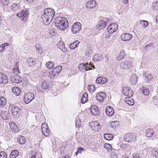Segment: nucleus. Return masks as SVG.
<instances>
[{"mask_svg":"<svg viewBox=\"0 0 158 158\" xmlns=\"http://www.w3.org/2000/svg\"><path fill=\"white\" fill-rule=\"evenodd\" d=\"M106 113L109 116H112L114 113L113 108L111 106H108L106 109Z\"/></svg>","mask_w":158,"mask_h":158,"instance_id":"20","label":"nucleus"},{"mask_svg":"<svg viewBox=\"0 0 158 158\" xmlns=\"http://www.w3.org/2000/svg\"><path fill=\"white\" fill-rule=\"evenodd\" d=\"M81 28V25L79 22H76L74 23L71 28V31L73 33L76 34L78 32Z\"/></svg>","mask_w":158,"mask_h":158,"instance_id":"5","label":"nucleus"},{"mask_svg":"<svg viewBox=\"0 0 158 158\" xmlns=\"http://www.w3.org/2000/svg\"><path fill=\"white\" fill-rule=\"evenodd\" d=\"M104 147L108 152H112L114 150L112 148L111 145L109 143H105L104 144Z\"/></svg>","mask_w":158,"mask_h":158,"instance_id":"38","label":"nucleus"},{"mask_svg":"<svg viewBox=\"0 0 158 158\" xmlns=\"http://www.w3.org/2000/svg\"><path fill=\"white\" fill-rule=\"evenodd\" d=\"M154 134L153 131L150 128L148 129L146 131V135L147 137H152Z\"/></svg>","mask_w":158,"mask_h":158,"instance_id":"34","label":"nucleus"},{"mask_svg":"<svg viewBox=\"0 0 158 158\" xmlns=\"http://www.w3.org/2000/svg\"><path fill=\"white\" fill-rule=\"evenodd\" d=\"M122 93L124 95L127 96L126 98H127V97L128 98H131L133 95V92L131 89L127 86L123 88Z\"/></svg>","mask_w":158,"mask_h":158,"instance_id":"4","label":"nucleus"},{"mask_svg":"<svg viewBox=\"0 0 158 158\" xmlns=\"http://www.w3.org/2000/svg\"><path fill=\"white\" fill-rule=\"evenodd\" d=\"M11 113L13 116L16 118L19 116L20 113V110L17 106H14L11 108Z\"/></svg>","mask_w":158,"mask_h":158,"instance_id":"13","label":"nucleus"},{"mask_svg":"<svg viewBox=\"0 0 158 158\" xmlns=\"http://www.w3.org/2000/svg\"><path fill=\"white\" fill-rule=\"evenodd\" d=\"M29 13L27 10H23L21 13L17 14L16 16L20 18L22 21H26L27 18Z\"/></svg>","mask_w":158,"mask_h":158,"instance_id":"7","label":"nucleus"},{"mask_svg":"<svg viewBox=\"0 0 158 158\" xmlns=\"http://www.w3.org/2000/svg\"><path fill=\"white\" fill-rule=\"evenodd\" d=\"M104 138L108 140H112L113 138V135L110 134L105 133L104 135Z\"/></svg>","mask_w":158,"mask_h":158,"instance_id":"43","label":"nucleus"},{"mask_svg":"<svg viewBox=\"0 0 158 158\" xmlns=\"http://www.w3.org/2000/svg\"><path fill=\"white\" fill-rule=\"evenodd\" d=\"M107 81V79L105 77H100L97 78L96 80L97 83L101 84H104Z\"/></svg>","mask_w":158,"mask_h":158,"instance_id":"23","label":"nucleus"},{"mask_svg":"<svg viewBox=\"0 0 158 158\" xmlns=\"http://www.w3.org/2000/svg\"><path fill=\"white\" fill-rule=\"evenodd\" d=\"M88 94L85 93L83 95L81 99V102L82 104L85 103L87 101Z\"/></svg>","mask_w":158,"mask_h":158,"instance_id":"40","label":"nucleus"},{"mask_svg":"<svg viewBox=\"0 0 158 158\" xmlns=\"http://www.w3.org/2000/svg\"><path fill=\"white\" fill-rule=\"evenodd\" d=\"M152 9L157 10H158V2L155 1L154 2L152 5Z\"/></svg>","mask_w":158,"mask_h":158,"instance_id":"48","label":"nucleus"},{"mask_svg":"<svg viewBox=\"0 0 158 158\" xmlns=\"http://www.w3.org/2000/svg\"><path fill=\"white\" fill-rule=\"evenodd\" d=\"M9 45V44L7 43L1 44L0 46V52L2 53L4 50H6Z\"/></svg>","mask_w":158,"mask_h":158,"instance_id":"29","label":"nucleus"},{"mask_svg":"<svg viewBox=\"0 0 158 158\" xmlns=\"http://www.w3.org/2000/svg\"><path fill=\"white\" fill-rule=\"evenodd\" d=\"M90 93H93L95 90V87L93 85H89L87 87Z\"/></svg>","mask_w":158,"mask_h":158,"instance_id":"45","label":"nucleus"},{"mask_svg":"<svg viewBox=\"0 0 158 158\" xmlns=\"http://www.w3.org/2000/svg\"><path fill=\"white\" fill-rule=\"evenodd\" d=\"M91 129L95 131H97L101 128L100 124L97 121L91 122L89 123Z\"/></svg>","mask_w":158,"mask_h":158,"instance_id":"11","label":"nucleus"},{"mask_svg":"<svg viewBox=\"0 0 158 158\" xmlns=\"http://www.w3.org/2000/svg\"><path fill=\"white\" fill-rule=\"evenodd\" d=\"M125 102L130 106H132L134 104V101L133 100H125Z\"/></svg>","mask_w":158,"mask_h":158,"instance_id":"51","label":"nucleus"},{"mask_svg":"<svg viewBox=\"0 0 158 158\" xmlns=\"http://www.w3.org/2000/svg\"><path fill=\"white\" fill-rule=\"evenodd\" d=\"M125 56V52L124 51H122L120 52L118 56L117 57V59L118 60H120L123 59Z\"/></svg>","mask_w":158,"mask_h":158,"instance_id":"41","label":"nucleus"},{"mask_svg":"<svg viewBox=\"0 0 158 158\" xmlns=\"http://www.w3.org/2000/svg\"><path fill=\"white\" fill-rule=\"evenodd\" d=\"M120 66L122 69H126L131 68L132 66V64L131 62L129 61H126L121 62Z\"/></svg>","mask_w":158,"mask_h":158,"instance_id":"14","label":"nucleus"},{"mask_svg":"<svg viewBox=\"0 0 158 158\" xmlns=\"http://www.w3.org/2000/svg\"><path fill=\"white\" fill-rule=\"evenodd\" d=\"M34 97L33 94L32 93L28 92L24 95V101L27 104L34 99Z\"/></svg>","mask_w":158,"mask_h":158,"instance_id":"8","label":"nucleus"},{"mask_svg":"<svg viewBox=\"0 0 158 158\" xmlns=\"http://www.w3.org/2000/svg\"><path fill=\"white\" fill-rule=\"evenodd\" d=\"M143 93L144 95L147 96L149 94V90L146 87L143 86L142 87Z\"/></svg>","mask_w":158,"mask_h":158,"instance_id":"42","label":"nucleus"},{"mask_svg":"<svg viewBox=\"0 0 158 158\" xmlns=\"http://www.w3.org/2000/svg\"><path fill=\"white\" fill-rule=\"evenodd\" d=\"M41 87L43 89H47L49 87V85L46 81H44L42 82Z\"/></svg>","mask_w":158,"mask_h":158,"instance_id":"46","label":"nucleus"},{"mask_svg":"<svg viewBox=\"0 0 158 158\" xmlns=\"http://www.w3.org/2000/svg\"><path fill=\"white\" fill-rule=\"evenodd\" d=\"M8 81L7 77L3 73H0V83L6 84Z\"/></svg>","mask_w":158,"mask_h":158,"instance_id":"19","label":"nucleus"},{"mask_svg":"<svg viewBox=\"0 0 158 158\" xmlns=\"http://www.w3.org/2000/svg\"><path fill=\"white\" fill-rule=\"evenodd\" d=\"M94 61L97 62L99 61L102 60H103V56L102 55L97 54L94 55L93 58Z\"/></svg>","mask_w":158,"mask_h":158,"instance_id":"28","label":"nucleus"},{"mask_svg":"<svg viewBox=\"0 0 158 158\" xmlns=\"http://www.w3.org/2000/svg\"><path fill=\"white\" fill-rule=\"evenodd\" d=\"M120 38L123 41H127L130 40L132 39V35L129 33H124L121 35Z\"/></svg>","mask_w":158,"mask_h":158,"instance_id":"17","label":"nucleus"},{"mask_svg":"<svg viewBox=\"0 0 158 158\" xmlns=\"http://www.w3.org/2000/svg\"><path fill=\"white\" fill-rule=\"evenodd\" d=\"M88 63L86 64L81 63L79 65L78 69L80 71L82 72H85L88 70H90V68L88 66Z\"/></svg>","mask_w":158,"mask_h":158,"instance_id":"16","label":"nucleus"},{"mask_svg":"<svg viewBox=\"0 0 158 158\" xmlns=\"http://www.w3.org/2000/svg\"><path fill=\"white\" fill-rule=\"evenodd\" d=\"M11 10L14 11H16L20 10V6L18 3H14L11 6Z\"/></svg>","mask_w":158,"mask_h":158,"instance_id":"30","label":"nucleus"},{"mask_svg":"<svg viewBox=\"0 0 158 158\" xmlns=\"http://www.w3.org/2000/svg\"><path fill=\"white\" fill-rule=\"evenodd\" d=\"M81 120L79 119H77L75 125L76 127L79 128L81 127Z\"/></svg>","mask_w":158,"mask_h":158,"instance_id":"53","label":"nucleus"},{"mask_svg":"<svg viewBox=\"0 0 158 158\" xmlns=\"http://www.w3.org/2000/svg\"><path fill=\"white\" fill-rule=\"evenodd\" d=\"M10 129L13 131L15 132H18L19 129L15 123L13 122H10L9 124Z\"/></svg>","mask_w":158,"mask_h":158,"instance_id":"22","label":"nucleus"},{"mask_svg":"<svg viewBox=\"0 0 158 158\" xmlns=\"http://www.w3.org/2000/svg\"><path fill=\"white\" fill-rule=\"evenodd\" d=\"M19 154V152L17 150L14 149L13 150L10 155V158H15Z\"/></svg>","mask_w":158,"mask_h":158,"instance_id":"31","label":"nucleus"},{"mask_svg":"<svg viewBox=\"0 0 158 158\" xmlns=\"http://www.w3.org/2000/svg\"><path fill=\"white\" fill-rule=\"evenodd\" d=\"M106 94L104 92L98 93L96 95V98L98 102L102 103L105 99Z\"/></svg>","mask_w":158,"mask_h":158,"instance_id":"10","label":"nucleus"},{"mask_svg":"<svg viewBox=\"0 0 158 158\" xmlns=\"http://www.w3.org/2000/svg\"><path fill=\"white\" fill-rule=\"evenodd\" d=\"M109 19L107 18L101 17L100 18V20L97 25V27L99 30H102L106 26L107 23Z\"/></svg>","mask_w":158,"mask_h":158,"instance_id":"3","label":"nucleus"},{"mask_svg":"<svg viewBox=\"0 0 158 158\" xmlns=\"http://www.w3.org/2000/svg\"><path fill=\"white\" fill-rule=\"evenodd\" d=\"M0 158H7V155L5 152L2 151L0 152Z\"/></svg>","mask_w":158,"mask_h":158,"instance_id":"52","label":"nucleus"},{"mask_svg":"<svg viewBox=\"0 0 158 158\" xmlns=\"http://www.w3.org/2000/svg\"><path fill=\"white\" fill-rule=\"evenodd\" d=\"M156 148L152 151V154L153 156H155L156 158H158V148L157 151L156 150Z\"/></svg>","mask_w":158,"mask_h":158,"instance_id":"50","label":"nucleus"},{"mask_svg":"<svg viewBox=\"0 0 158 158\" xmlns=\"http://www.w3.org/2000/svg\"><path fill=\"white\" fill-rule=\"evenodd\" d=\"M2 4L4 6L7 5L8 3L7 0H1Z\"/></svg>","mask_w":158,"mask_h":158,"instance_id":"55","label":"nucleus"},{"mask_svg":"<svg viewBox=\"0 0 158 158\" xmlns=\"http://www.w3.org/2000/svg\"><path fill=\"white\" fill-rule=\"evenodd\" d=\"M127 146L126 144H124L121 146V147L122 148H125Z\"/></svg>","mask_w":158,"mask_h":158,"instance_id":"62","label":"nucleus"},{"mask_svg":"<svg viewBox=\"0 0 158 158\" xmlns=\"http://www.w3.org/2000/svg\"><path fill=\"white\" fill-rule=\"evenodd\" d=\"M62 69V67L60 66H58L55 68L53 70L55 73H56L57 75L60 73Z\"/></svg>","mask_w":158,"mask_h":158,"instance_id":"36","label":"nucleus"},{"mask_svg":"<svg viewBox=\"0 0 158 158\" xmlns=\"http://www.w3.org/2000/svg\"><path fill=\"white\" fill-rule=\"evenodd\" d=\"M41 130L42 133L45 136L48 137L49 135L50 130L46 124L44 123L42 125Z\"/></svg>","mask_w":158,"mask_h":158,"instance_id":"9","label":"nucleus"},{"mask_svg":"<svg viewBox=\"0 0 158 158\" xmlns=\"http://www.w3.org/2000/svg\"><path fill=\"white\" fill-rule=\"evenodd\" d=\"M18 142L21 144H24L26 142L25 137L23 136L19 135L17 138Z\"/></svg>","mask_w":158,"mask_h":158,"instance_id":"33","label":"nucleus"},{"mask_svg":"<svg viewBox=\"0 0 158 158\" xmlns=\"http://www.w3.org/2000/svg\"><path fill=\"white\" fill-rule=\"evenodd\" d=\"M145 77L148 80H151L152 78V76L149 73H147L145 75Z\"/></svg>","mask_w":158,"mask_h":158,"instance_id":"54","label":"nucleus"},{"mask_svg":"<svg viewBox=\"0 0 158 158\" xmlns=\"http://www.w3.org/2000/svg\"><path fill=\"white\" fill-rule=\"evenodd\" d=\"M12 90V92L17 96H19L21 93L20 89L17 87L13 88Z\"/></svg>","mask_w":158,"mask_h":158,"instance_id":"27","label":"nucleus"},{"mask_svg":"<svg viewBox=\"0 0 158 158\" xmlns=\"http://www.w3.org/2000/svg\"><path fill=\"white\" fill-rule=\"evenodd\" d=\"M139 23L142 25L141 27L144 28L147 27L148 25V21L144 20L140 21L139 22Z\"/></svg>","mask_w":158,"mask_h":158,"instance_id":"39","label":"nucleus"},{"mask_svg":"<svg viewBox=\"0 0 158 158\" xmlns=\"http://www.w3.org/2000/svg\"><path fill=\"white\" fill-rule=\"evenodd\" d=\"M89 65L90 67H89L90 68V70L94 69L95 68L94 65L93 64H92L91 62L89 63Z\"/></svg>","mask_w":158,"mask_h":158,"instance_id":"58","label":"nucleus"},{"mask_svg":"<svg viewBox=\"0 0 158 158\" xmlns=\"http://www.w3.org/2000/svg\"><path fill=\"white\" fill-rule=\"evenodd\" d=\"M128 0H122L123 3L125 4H127L128 2Z\"/></svg>","mask_w":158,"mask_h":158,"instance_id":"61","label":"nucleus"},{"mask_svg":"<svg viewBox=\"0 0 158 158\" xmlns=\"http://www.w3.org/2000/svg\"><path fill=\"white\" fill-rule=\"evenodd\" d=\"M79 43V41L77 40L75 41L73 43L69 45V48L71 49H74L77 47Z\"/></svg>","mask_w":158,"mask_h":158,"instance_id":"35","label":"nucleus"},{"mask_svg":"<svg viewBox=\"0 0 158 158\" xmlns=\"http://www.w3.org/2000/svg\"><path fill=\"white\" fill-rule=\"evenodd\" d=\"M47 67L48 69H52L54 66V63L52 62L48 61L46 64Z\"/></svg>","mask_w":158,"mask_h":158,"instance_id":"47","label":"nucleus"},{"mask_svg":"<svg viewBox=\"0 0 158 158\" xmlns=\"http://www.w3.org/2000/svg\"><path fill=\"white\" fill-rule=\"evenodd\" d=\"M6 100L3 97H0V106L3 107L6 104Z\"/></svg>","mask_w":158,"mask_h":158,"instance_id":"37","label":"nucleus"},{"mask_svg":"<svg viewBox=\"0 0 158 158\" xmlns=\"http://www.w3.org/2000/svg\"><path fill=\"white\" fill-rule=\"evenodd\" d=\"M156 22L158 23V15L156 16Z\"/></svg>","mask_w":158,"mask_h":158,"instance_id":"64","label":"nucleus"},{"mask_svg":"<svg viewBox=\"0 0 158 158\" xmlns=\"http://www.w3.org/2000/svg\"><path fill=\"white\" fill-rule=\"evenodd\" d=\"M133 158H140L139 154L138 153L132 154Z\"/></svg>","mask_w":158,"mask_h":158,"instance_id":"56","label":"nucleus"},{"mask_svg":"<svg viewBox=\"0 0 158 158\" xmlns=\"http://www.w3.org/2000/svg\"><path fill=\"white\" fill-rule=\"evenodd\" d=\"M118 25L115 23L110 24L107 27V31L109 33L112 34L117 29Z\"/></svg>","mask_w":158,"mask_h":158,"instance_id":"12","label":"nucleus"},{"mask_svg":"<svg viewBox=\"0 0 158 158\" xmlns=\"http://www.w3.org/2000/svg\"><path fill=\"white\" fill-rule=\"evenodd\" d=\"M27 63L28 66L31 67L35 64L36 62L32 58H29L27 60Z\"/></svg>","mask_w":158,"mask_h":158,"instance_id":"32","label":"nucleus"},{"mask_svg":"<svg viewBox=\"0 0 158 158\" xmlns=\"http://www.w3.org/2000/svg\"><path fill=\"white\" fill-rule=\"evenodd\" d=\"M90 112L94 115H98L100 113L99 108L96 105H92L91 107Z\"/></svg>","mask_w":158,"mask_h":158,"instance_id":"18","label":"nucleus"},{"mask_svg":"<svg viewBox=\"0 0 158 158\" xmlns=\"http://www.w3.org/2000/svg\"><path fill=\"white\" fill-rule=\"evenodd\" d=\"M55 11L51 8L45 9L44 13L41 15V19L45 25H48L52 21L54 16Z\"/></svg>","mask_w":158,"mask_h":158,"instance_id":"1","label":"nucleus"},{"mask_svg":"<svg viewBox=\"0 0 158 158\" xmlns=\"http://www.w3.org/2000/svg\"><path fill=\"white\" fill-rule=\"evenodd\" d=\"M111 158H117V156L115 154L111 155Z\"/></svg>","mask_w":158,"mask_h":158,"instance_id":"60","label":"nucleus"},{"mask_svg":"<svg viewBox=\"0 0 158 158\" xmlns=\"http://www.w3.org/2000/svg\"><path fill=\"white\" fill-rule=\"evenodd\" d=\"M124 140L128 142H133L136 141V136L131 133L126 134L124 138Z\"/></svg>","mask_w":158,"mask_h":158,"instance_id":"6","label":"nucleus"},{"mask_svg":"<svg viewBox=\"0 0 158 158\" xmlns=\"http://www.w3.org/2000/svg\"><path fill=\"white\" fill-rule=\"evenodd\" d=\"M84 150V149L81 147H79L78 148L77 151L79 153H81V152L83 151Z\"/></svg>","mask_w":158,"mask_h":158,"instance_id":"59","label":"nucleus"},{"mask_svg":"<svg viewBox=\"0 0 158 158\" xmlns=\"http://www.w3.org/2000/svg\"><path fill=\"white\" fill-rule=\"evenodd\" d=\"M11 81L13 83L18 84L22 81V78L19 76L13 75L10 78Z\"/></svg>","mask_w":158,"mask_h":158,"instance_id":"15","label":"nucleus"},{"mask_svg":"<svg viewBox=\"0 0 158 158\" xmlns=\"http://www.w3.org/2000/svg\"><path fill=\"white\" fill-rule=\"evenodd\" d=\"M35 48L36 50L39 51L41 48V46L40 45L37 44L35 45Z\"/></svg>","mask_w":158,"mask_h":158,"instance_id":"57","label":"nucleus"},{"mask_svg":"<svg viewBox=\"0 0 158 158\" xmlns=\"http://www.w3.org/2000/svg\"><path fill=\"white\" fill-rule=\"evenodd\" d=\"M96 5V2L95 0H91L88 2L86 3V7L89 9L95 7Z\"/></svg>","mask_w":158,"mask_h":158,"instance_id":"21","label":"nucleus"},{"mask_svg":"<svg viewBox=\"0 0 158 158\" xmlns=\"http://www.w3.org/2000/svg\"><path fill=\"white\" fill-rule=\"evenodd\" d=\"M0 116L2 119L5 120H6L9 119L10 116V114L8 111H2L1 113Z\"/></svg>","mask_w":158,"mask_h":158,"instance_id":"26","label":"nucleus"},{"mask_svg":"<svg viewBox=\"0 0 158 158\" xmlns=\"http://www.w3.org/2000/svg\"><path fill=\"white\" fill-rule=\"evenodd\" d=\"M130 81L131 84L135 85L137 81L136 75L135 74L132 75L130 78Z\"/></svg>","mask_w":158,"mask_h":158,"instance_id":"25","label":"nucleus"},{"mask_svg":"<svg viewBox=\"0 0 158 158\" xmlns=\"http://www.w3.org/2000/svg\"><path fill=\"white\" fill-rule=\"evenodd\" d=\"M110 126L113 128H114L118 127L119 125L118 121H112L110 123Z\"/></svg>","mask_w":158,"mask_h":158,"instance_id":"44","label":"nucleus"},{"mask_svg":"<svg viewBox=\"0 0 158 158\" xmlns=\"http://www.w3.org/2000/svg\"><path fill=\"white\" fill-rule=\"evenodd\" d=\"M55 26L60 30L64 31L68 27L67 19L61 17H57L55 20Z\"/></svg>","mask_w":158,"mask_h":158,"instance_id":"2","label":"nucleus"},{"mask_svg":"<svg viewBox=\"0 0 158 158\" xmlns=\"http://www.w3.org/2000/svg\"><path fill=\"white\" fill-rule=\"evenodd\" d=\"M12 75H17L20 73V71L19 70V64L16 62L14 66L12 71Z\"/></svg>","mask_w":158,"mask_h":158,"instance_id":"24","label":"nucleus"},{"mask_svg":"<svg viewBox=\"0 0 158 158\" xmlns=\"http://www.w3.org/2000/svg\"><path fill=\"white\" fill-rule=\"evenodd\" d=\"M57 75V74L54 72L53 70H52L49 72L48 76L50 78L52 79L54 78Z\"/></svg>","mask_w":158,"mask_h":158,"instance_id":"49","label":"nucleus"},{"mask_svg":"<svg viewBox=\"0 0 158 158\" xmlns=\"http://www.w3.org/2000/svg\"><path fill=\"white\" fill-rule=\"evenodd\" d=\"M122 158H129L128 156H126L125 155H123L122 156Z\"/></svg>","mask_w":158,"mask_h":158,"instance_id":"63","label":"nucleus"}]
</instances>
